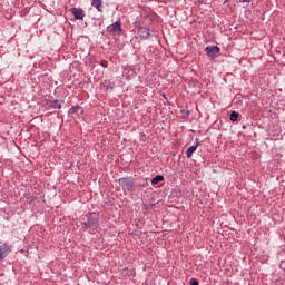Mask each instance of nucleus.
Here are the masks:
<instances>
[{"label": "nucleus", "mask_w": 285, "mask_h": 285, "mask_svg": "<svg viewBox=\"0 0 285 285\" xmlns=\"http://www.w3.org/2000/svg\"><path fill=\"white\" fill-rule=\"evenodd\" d=\"M205 51L207 52V55L209 57L213 58V57H217V55H219L220 49L217 46H210V47H206Z\"/></svg>", "instance_id": "4"}, {"label": "nucleus", "mask_w": 285, "mask_h": 285, "mask_svg": "<svg viewBox=\"0 0 285 285\" xmlns=\"http://www.w3.org/2000/svg\"><path fill=\"white\" fill-rule=\"evenodd\" d=\"M197 146H198V145L191 146V147H189V148L187 149V151H186V157H187L188 159H190V157H193V154L195 153V150H197Z\"/></svg>", "instance_id": "7"}, {"label": "nucleus", "mask_w": 285, "mask_h": 285, "mask_svg": "<svg viewBox=\"0 0 285 285\" xmlns=\"http://www.w3.org/2000/svg\"><path fill=\"white\" fill-rule=\"evenodd\" d=\"M159 181H164V176L157 175L155 178H153L151 184L156 186V184H159Z\"/></svg>", "instance_id": "9"}, {"label": "nucleus", "mask_w": 285, "mask_h": 285, "mask_svg": "<svg viewBox=\"0 0 285 285\" xmlns=\"http://www.w3.org/2000/svg\"><path fill=\"white\" fill-rule=\"evenodd\" d=\"M229 119L230 121H237V119H239V114L237 111H232Z\"/></svg>", "instance_id": "10"}, {"label": "nucleus", "mask_w": 285, "mask_h": 285, "mask_svg": "<svg viewBox=\"0 0 285 285\" xmlns=\"http://www.w3.org/2000/svg\"><path fill=\"white\" fill-rule=\"evenodd\" d=\"M243 3H250V0H243Z\"/></svg>", "instance_id": "14"}, {"label": "nucleus", "mask_w": 285, "mask_h": 285, "mask_svg": "<svg viewBox=\"0 0 285 285\" xmlns=\"http://www.w3.org/2000/svg\"><path fill=\"white\" fill-rule=\"evenodd\" d=\"M119 185L122 186L124 190H128L130 193V190H132L134 183L130 178H120Z\"/></svg>", "instance_id": "2"}, {"label": "nucleus", "mask_w": 285, "mask_h": 285, "mask_svg": "<svg viewBox=\"0 0 285 285\" xmlns=\"http://www.w3.org/2000/svg\"><path fill=\"white\" fill-rule=\"evenodd\" d=\"M189 285H199V281H197L196 278H191L189 281Z\"/></svg>", "instance_id": "11"}, {"label": "nucleus", "mask_w": 285, "mask_h": 285, "mask_svg": "<svg viewBox=\"0 0 285 285\" xmlns=\"http://www.w3.org/2000/svg\"><path fill=\"white\" fill-rule=\"evenodd\" d=\"M101 0H92L91 4L94 6V8H96V10H98L99 12H101Z\"/></svg>", "instance_id": "8"}, {"label": "nucleus", "mask_w": 285, "mask_h": 285, "mask_svg": "<svg viewBox=\"0 0 285 285\" xmlns=\"http://www.w3.org/2000/svg\"><path fill=\"white\" fill-rule=\"evenodd\" d=\"M10 250H12V247L8 246V245H3L2 247H0V259H6V257H8Z\"/></svg>", "instance_id": "6"}, {"label": "nucleus", "mask_w": 285, "mask_h": 285, "mask_svg": "<svg viewBox=\"0 0 285 285\" xmlns=\"http://www.w3.org/2000/svg\"><path fill=\"white\" fill-rule=\"evenodd\" d=\"M141 30V32H145V36L144 37H148L150 33L148 32V29H146V28H142V29H140Z\"/></svg>", "instance_id": "13"}, {"label": "nucleus", "mask_w": 285, "mask_h": 285, "mask_svg": "<svg viewBox=\"0 0 285 285\" xmlns=\"http://www.w3.org/2000/svg\"><path fill=\"white\" fill-rule=\"evenodd\" d=\"M108 32L111 35H121V21H116L114 24L108 27Z\"/></svg>", "instance_id": "3"}, {"label": "nucleus", "mask_w": 285, "mask_h": 285, "mask_svg": "<svg viewBox=\"0 0 285 285\" xmlns=\"http://www.w3.org/2000/svg\"><path fill=\"white\" fill-rule=\"evenodd\" d=\"M97 226H99V215H97V213L88 214L87 222L83 223V227L96 230Z\"/></svg>", "instance_id": "1"}, {"label": "nucleus", "mask_w": 285, "mask_h": 285, "mask_svg": "<svg viewBox=\"0 0 285 285\" xmlns=\"http://www.w3.org/2000/svg\"><path fill=\"white\" fill-rule=\"evenodd\" d=\"M73 112H83V109L81 107H75L71 109Z\"/></svg>", "instance_id": "12"}, {"label": "nucleus", "mask_w": 285, "mask_h": 285, "mask_svg": "<svg viewBox=\"0 0 285 285\" xmlns=\"http://www.w3.org/2000/svg\"><path fill=\"white\" fill-rule=\"evenodd\" d=\"M71 12H72L75 19L83 21V9H81V8H72Z\"/></svg>", "instance_id": "5"}]
</instances>
